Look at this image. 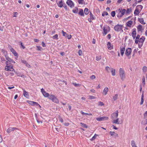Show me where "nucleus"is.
<instances>
[{"mask_svg":"<svg viewBox=\"0 0 147 147\" xmlns=\"http://www.w3.org/2000/svg\"><path fill=\"white\" fill-rule=\"evenodd\" d=\"M98 105L99 106H104V104L103 102L100 101L98 102Z\"/></svg>","mask_w":147,"mask_h":147,"instance_id":"nucleus-50","label":"nucleus"},{"mask_svg":"<svg viewBox=\"0 0 147 147\" xmlns=\"http://www.w3.org/2000/svg\"><path fill=\"white\" fill-rule=\"evenodd\" d=\"M65 9L66 10H68V8H67V6L65 4V3H64V5H63V6Z\"/></svg>","mask_w":147,"mask_h":147,"instance_id":"nucleus-53","label":"nucleus"},{"mask_svg":"<svg viewBox=\"0 0 147 147\" xmlns=\"http://www.w3.org/2000/svg\"><path fill=\"white\" fill-rule=\"evenodd\" d=\"M97 136H98L96 134H95L91 138V140H94L96 138V137Z\"/></svg>","mask_w":147,"mask_h":147,"instance_id":"nucleus-46","label":"nucleus"},{"mask_svg":"<svg viewBox=\"0 0 147 147\" xmlns=\"http://www.w3.org/2000/svg\"><path fill=\"white\" fill-rule=\"evenodd\" d=\"M110 27L108 26H103V34L105 35L110 31Z\"/></svg>","mask_w":147,"mask_h":147,"instance_id":"nucleus-4","label":"nucleus"},{"mask_svg":"<svg viewBox=\"0 0 147 147\" xmlns=\"http://www.w3.org/2000/svg\"><path fill=\"white\" fill-rule=\"evenodd\" d=\"M90 78L91 79H94L96 78V76L94 75H92L90 77Z\"/></svg>","mask_w":147,"mask_h":147,"instance_id":"nucleus-52","label":"nucleus"},{"mask_svg":"<svg viewBox=\"0 0 147 147\" xmlns=\"http://www.w3.org/2000/svg\"><path fill=\"white\" fill-rule=\"evenodd\" d=\"M5 70L6 71H14V69L10 63H9V65H6L5 66Z\"/></svg>","mask_w":147,"mask_h":147,"instance_id":"nucleus-6","label":"nucleus"},{"mask_svg":"<svg viewBox=\"0 0 147 147\" xmlns=\"http://www.w3.org/2000/svg\"><path fill=\"white\" fill-rule=\"evenodd\" d=\"M73 13H77L78 12V8L77 7H75L74 9H73Z\"/></svg>","mask_w":147,"mask_h":147,"instance_id":"nucleus-33","label":"nucleus"},{"mask_svg":"<svg viewBox=\"0 0 147 147\" xmlns=\"http://www.w3.org/2000/svg\"><path fill=\"white\" fill-rule=\"evenodd\" d=\"M118 94H115L113 97V101H115L118 98Z\"/></svg>","mask_w":147,"mask_h":147,"instance_id":"nucleus-32","label":"nucleus"},{"mask_svg":"<svg viewBox=\"0 0 147 147\" xmlns=\"http://www.w3.org/2000/svg\"><path fill=\"white\" fill-rule=\"evenodd\" d=\"M82 54V51L81 50H80L79 51L78 54L80 56H81Z\"/></svg>","mask_w":147,"mask_h":147,"instance_id":"nucleus-54","label":"nucleus"},{"mask_svg":"<svg viewBox=\"0 0 147 147\" xmlns=\"http://www.w3.org/2000/svg\"><path fill=\"white\" fill-rule=\"evenodd\" d=\"M25 64H26V66L27 67H31V66L30 65V64H29L28 63H27V62H26V63Z\"/></svg>","mask_w":147,"mask_h":147,"instance_id":"nucleus-59","label":"nucleus"},{"mask_svg":"<svg viewBox=\"0 0 147 147\" xmlns=\"http://www.w3.org/2000/svg\"><path fill=\"white\" fill-rule=\"evenodd\" d=\"M89 98L90 99H94L96 98L95 96H89Z\"/></svg>","mask_w":147,"mask_h":147,"instance_id":"nucleus-48","label":"nucleus"},{"mask_svg":"<svg viewBox=\"0 0 147 147\" xmlns=\"http://www.w3.org/2000/svg\"><path fill=\"white\" fill-rule=\"evenodd\" d=\"M56 3L58 6L60 7H62L64 3L62 1V0H57Z\"/></svg>","mask_w":147,"mask_h":147,"instance_id":"nucleus-8","label":"nucleus"},{"mask_svg":"<svg viewBox=\"0 0 147 147\" xmlns=\"http://www.w3.org/2000/svg\"><path fill=\"white\" fill-rule=\"evenodd\" d=\"M35 115L36 116V119L37 121V122L38 123H42V121L39 120L37 118V115H36V114H35Z\"/></svg>","mask_w":147,"mask_h":147,"instance_id":"nucleus-41","label":"nucleus"},{"mask_svg":"<svg viewBox=\"0 0 147 147\" xmlns=\"http://www.w3.org/2000/svg\"><path fill=\"white\" fill-rule=\"evenodd\" d=\"M15 129H18L17 128L15 127H10L7 129V131L8 133H9L11 131H14Z\"/></svg>","mask_w":147,"mask_h":147,"instance_id":"nucleus-13","label":"nucleus"},{"mask_svg":"<svg viewBox=\"0 0 147 147\" xmlns=\"http://www.w3.org/2000/svg\"><path fill=\"white\" fill-rule=\"evenodd\" d=\"M119 75L122 80L123 81L125 78V74L123 69L122 68L119 69Z\"/></svg>","mask_w":147,"mask_h":147,"instance_id":"nucleus-2","label":"nucleus"},{"mask_svg":"<svg viewBox=\"0 0 147 147\" xmlns=\"http://www.w3.org/2000/svg\"><path fill=\"white\" fill-rule=\"evenodd\" d=\"M41 91L44 97H47L49 96V98L52 100L53 102L56 103H59V101L58 99L54 95L51 94L49 95V94L48 93L46 92L43 88H42L41 89Z\"/></svg>","mask_w":147,"mask_h":147,"instance_id":"nucleus-1","label":"nucleus"},{"mask_svg":"<svg viewBox=\"0 0 147 147\" xmlns=\"http://www.w3.org/2000/svg\"><path fill=\"white\" fill-rule=\"evenodd\" d=\"M6 59L8 61L13 63H15V61L8 57L5 56Z\"/></svg>","mask_w":147,"mask_h":147,"instance_id":"nucleus-18","label":"nucleus"},{"mask_svg":"<svg viewBox=\"0 0 147 147\" xmlns=\"http://www.w3.org/2000/svg\"><path fill=\"white\" fill-rule=\"evenodd\" d=\"M147 115V111H146L144 115V119H146V117Z\"/></svg>","mask_w":147,"mask_h":147,"instance_id":"nucleus-61","label":"nucleus"},{"mask_svg":"<svg viewBox=\"0 0 147 147\" xmlns=\"http://www.w3.org/2000/svg\"><path fill=\"white\" fill-rule=\"evenodd\" d=\"M109 91V89L108 87L105 88L103 92V94H104L105 95H106L107 94L108 92Z\"/></svg>","mask_w":147,"mask_h":147,"instance_id":"nucleus-14","label":"nucleus"},{"mask_svg":"<svg viewBox=\"0 0 147 147\" xmlns=\"http://www.w3.org/2000/svg\"><path fill=\"white\" fill-rule=\"evenodd\" d=\"M30 104L32 105H34V104H36V105L39 106L40 107H41L39 105L37 102L32 101H30V102L29 103Z\"/></svg>","mask_w":147,"mask_h":147,"instance_id":"nucleus-28","label":"nucleus"},{"mask_svg":"<svg viewBox=\"0 0 147 147\" xmlns=\"http://www.w3.org/2000/svg\"><path fill=\"white\" fill-rule=\"evenodd\" d=\"M16 73L18 76H20L22 77H24V75L21 73H19V72H16Z\"/></svg>","mask_w":147,"mask_h":147,"instance_id":"nucleus-26","label":"nucleus"},{"mask_svg":"<svg viewBox=\"0 0 147 147\" xmlns=\"http://www.w3.org/2000/svg\"><path fill=\"white\" fill-rule=\"evenodd\" d=\"M11 51L13 53V54H14V53H15V52H16V51L13 48L11 49Z\"/></svg>","mask_w":147,"mask_h":147,"instance_id":"nucleus-60","label":"nucleus"},{"mask_svg":"<svg viewBox=\"0 0 147 147\" xmlns=\"http://www.w3.org/2000/svg\"><path fill=\"white\" fill-rule=\"evenodd\" d=\"M62 32L63 36L66 37L68 35V34L65 32L63 30H62Z\"/></svg>","mask_w":147,"mask_h":147,"instance_id":"nucleus-45","label":"nucleus"},{"mask_svg":"<svg viewBox=\"0 0 147 147\" xmlns=\"http://www.w3.org/2000/svg\"><path fill=\"white\" fill-rule=\"evenodd\" d=\"M132 50L131 49L129 48L127 49L125 52V54L127 56H128L131 54V52Z\"/></svg>","mask_w":147,"mask_h":147,"instance_id":"nucleus-11","label":"nucleus"},{"mask_svg":"<svg viewBox=\"0 0 147 147\" xmlns=\"http://www.w3.org/2000/svg\"><path fill=\"white\" fill-rule=\"evenodd\" d=\"M73 84L76 87H80L81 85L79 84H76V83H73Z\"/></svg>","mask_w":147,"mask_h":147,"instance_id":"nucleus-42","label":"nucleus"},{"mask_svg":"<svg viewBox=\"0 0 147 147\" xmlns=\"http://www.w3.org/2000/svg\"><path fill=\"white\" fill-rule=\"evenodd\" d=\"M110 133L111 135V136H113V135L114 136L115 132L114 131L112 132V131H111L110 132Z\"/></svg>","mask_w":147,"mask_h":147,"instance_id":"nucleus-57","label":"nucleus"},{"mask_svg":"<svg viewBox=\"0 0 147 147\" xmlns=\"http://www.w3.org/2000/svg\"><path fill=\"white\" fill-rule=\"evenodd\" d=\"M36 47L38 49L37 50L39 51H41V50L42 48L40 46H36Z\"/></svg>","mask_w":147,"mask_h":147,"instance_id":"nucleus-55","label":"nucleus"},{"mask_svg":"<svg viewBox=\"0 0 147 147\" xmlns=\"http://www.w3.org/2000/svg\"><path fill=\"white\" fill-rule=\"evenodd\" d=\"M119 118H117L116 119L113 120L112 121L113 123L119 124Z\"/></svg>","mask_w":147,"mask_h":147,"instance_id":"nucleus-27","label":"nucleus"},{"mask_svg":"<svg viewBox=\"0 0 147 147\" xmlns=\"http://www.w3.org/2000/svg\"><path fill=\"white\" fill-rule=\"evenodd\" d=\"M142 70L144 73L146 72L147 70V67L145 66H144L142 68Z\"/></svg>","mask_w":147,"mask_h":147,"instance_id":"nucleus-38","label":"nucleus"},{"mask_svg":"<svg viewBox=\"0 0 147 147\" xmlns=\"http://www.w3.org/2000/svg\"><path fill=\"white\" fill-rule=\"evenodd\" d=\"M145 39V38L144 36H142L139 39V43H138L139 47L140 48L143 44L144 42Z\"/></svg>","mask_w":147,"mask_h":147,"instance_id":"nucleus-7","label":"nucleus"},{"mask_svg":"<svg viewBox=\"0 0 147 147\" xmlns=\"http://www.w3.org/2000/svg\"><path fill=\"white\" fill-rule=\"evenodd\" d=\"M78 14L81 16H84V11L83 9H80Z\"/></svg>","mask_w":147,"mask_h":147,"instance_id":"nucleus-21","label":"nucleus"},{"mask_svg":"<svg viewBox=\"0 0 147 147\" xmlns=\"http://www.w3.org/2000/svg\"><path fill=\"white\" fill-rule=\"evenodd\" d=\"M108 15V13L107 12L104 11L102 14V16H104L105 15L107 16Z\"/></svg>","mask_w":147,"mask_h":147,"instance_id":"nucleus-49","label":"nucleus"},{"mask_svg":"<svg viewBox=\"0 0 147 147\" xmlns=\"http://www.w3.org/2000/svg\"><path fill=\"white\" fill-rule=\"evenodd\" d=\"M108 119V117H98L96 118L97 120L99 121H102Z\"/></svg>","mask_w":147,"mask_h":147,"instance_id":"nucleus-12","label":"nucleus"},{"mask_svg":"<svg viewBox=\"0 0 147 147\" xmlns=\"http://www.w3.org/2000/svg\"><path fill=\"white\" fill-rule=\"evenodd\" d=\"M111 15L113 17H114L115 16V12L114 11H113L111 12Z\"/></svg>","mask_w":147,"mask_h":147,"instance_id":"nucleus-44","label":"nucleus"},{"mask_svg":"<svg viewBox=\"0 0 147 147\" xmlns=\"http://www.w3.org/2000/svg\"><path fill=\"white\" fill-rule=\"evenodd\" d=\"M66 3L71 8H72L74 7V4L71 0H67Z\"/></svg>","mask_w":147,"mask_h":147,"instance_id":"nucleus-9","label":"nucleus"},{"mask_svg":"<svg viewBox=\"0 0 147 147\" xmlns=\"http://www.w3.org/2000/svg\"><path fill=\"white\" fill-rule=\"evenodd\" d=\"M133 24V21H129L127 23H126V25L129 27H131V25Z\"/></svg>","mask_w":147,"mask_h":147,"instance_id":"nucleus-16","label":"nucleus"},{"mask_svg":"<svg viewBox=\"0 0 147 147\" xmlns=\"http://www.w3.org/2000/svg\"><path fill=\"white\" fill-rule=\"evenodd\" d=\"M132 8H130L127 9V10L126 11V13H130L132 11Z\"/></svg>","mask_w":147,"mask_h":147,"instance_id":"nucleus-35","label":"nucleus"},{"mask_svg":"<svg viewBox=\"0 0 147 147\" xmlns=\"http://www.w3.org/2000/svg\"><path fill=\"white\" fill-rule=\"evenodd\" d=\"M18 14V13L17 12H14V13L13 16V17H17Z\"/></svg>","mask_w":147,"mask_h":147,"instance_id":"nucleus-58","label":"nucleus"},{"mask_svg":"<svg viewBox=\"0 0 147 147\" xmlns=\"http://www.w3.org/2000/svg\"><path fill=\"white\" fill-rule=\"evenodd\" d=\"M111 68H110L109 67L107 66L106 67L105 69L108 72H109Z\"/></svg>","mask_w":147,"mask_h":147,"instance_id":"nucleus-40","label":"nucleus"},{"mask_svg":"<svg viewBox=\"0 0 147 147\" xmlns=\"http://www.w3.org/2000/svg\"><path fill=\"white\" fill-rule=\"evenodd\" d=\"M131 145L132 147H136V146L135 142L134 140H132L131 141Z\"/></svg>","mask_w":147,"mask_h":147,"instance_id":"nucleus-30","label":"nucleus"},{"mask_svg":"<svg viewBox=\"0 0 147 147\" xmlns=\"http://www.w3.org/2000/svg\"><path fill=\"white\" fill-rule=\"evenodd\" d=\"M140 11L139 10H138L136 8L135 9L134 11V13L135 16H136L137 15H138L139 13H140Z\"/></svg>","mask_w":147,"mask_h":147,"instance_id":"nucleus-19","label":"nucleus"},{"mask_svg":"<svg viewBox=\"0 0 147 147\" xmlns=\"http://www.w3.org/2000/svg\"><path fill=\"white\" fill-rule=\"evenodd\" d=\"M80 124H81V125L82 127H85L86 128H87L88 127H87V125H86V124H85L83 123H80Z\"/></svg>","mask_w":147,"mask_h":147,"instance_id":"nucleus-43","label":"nucleus"},{"mask_svg":"<svg viewBox=\"0 0 147 147\" xmlns=\"http://www.w3.org/2000/svg\"><path fill=\"white\" fill-rule=\"evenodd\" d=\"M118 11L119 13L117 15V17L118 18H121L125 13L126 10L125 9H121L119 8V9Z\"/></svg>","mask_w":147,"mask_h":147,"instance_id":"nucleus-3","label":"nucleus"},{"mask_svg":"<svg viewBox=\"0 0 147 147\" xmlns=\"http://www.w3.org/2000/svg\"><path fill=\"white\" fill-rule=\"evenodd\" d=\"M20 44L21 45L20 47L22 48L23 49H24L25 47H24V46L23 45L22 43L21 42H20Z\"/></svg>","mask_w":147,"mask_h":147,"instance_id":"nucleus-51","label":"nucleus"},{"mask_svg":"<svg viewBox=\"0 0 147 147\" xmlns=\"http://www.w3.org/2000/svg\"><path fill=\"white\" fill-rule=\"evenodd\" d=\"M111 72L112 73V74L113 76H115V70L114 69L112 68L111 69Z\"/></svg>","mask_w":147,"mask_h":147,"instance_id":"nucleus-23","label":"nucleus"},{"mask_svg":"<svg viewBox=\"0 0 147 147\" xmlns=\"http://www.w3.org/2000/svg\"><path fill=\"white\" fill-rule=\"evenodd\" d=\"M138 20L139 22L142 24H145L146 23L144 22V20L143 18H138Z\"/></svg>","mask_w":147,"mask_h":147,"instance_id":"nucleus-25","label":"nucleus"},{"mask_svg":"<svg viewBox=\"0 0 147 147\" xmlns=\"http://www.w3.org/2000/svg\"><path fill=\"white\" fill-rule=\"evenodd\" d=\"M125 51V48L124 47L120 48V51L121 55L122 56H123L124 54V52Z\"/></svg>","mask_w":147,"mask_h":147,"instance_id":"nucleus-20","label":"nucleus"},{"mask_svg":"<svg viewBox=\"0 0 147 147\" xmlns=\"http://www.w3.org/2000/svg\"><path fill=\"white\" fill-rule=\"evenodd\" d=\"M111 127H112L113 129H115L116 130H117L118 129V128L116 127L115 126L113 125H112Z\"/></svg>","mask_w":147,"mask_h":147,"instance_id":"nucleus-62","label":"nucleus"},{"mask_svg":"<svg viewBox=\"0 0 147 147\" xmlns=\"http://www.w3.org/2000/svg\"><path fill=\"white\" fill-rule=\"evenodd\" d=\"M90 18H91V19L92 20H94V19H95V18H94L93 14L91 12L90 13Z\"/></svg>","mask_w":147,"mask_h":147,"instance_id":"nucleus-39","label":"nucleus"},{"mask_svg":"<svg viewBox=\"0 0 147 147\" xmlns=\"http://www.w3.org/2000/svg\"><path fill=\"white\" fill-rule=\"evenodd\" d=\"M21 62L22 63L25 64L26 62V61L22 59L21 60Z\"/></svg>","mask_w":147,"mask_h":147,"instance_id":"nucleus-63","label":"nucleus"},{"mask_svg":"<svg viewBox=\"0 0 147 147\" xmlns=\"http://www.w3.org/2000/svg\"><path fill=\"white\" fill-rule=\"evenodd\" d=\"M142 80V84L143 86H144L145 84V78L144 76L143 77Z\"/></svg>","mask_w":147,"mask_h":147,"instance_id":"nucleus-37","label":"nucleus"},{"mask_svg":"<svg viewBox=\"0 0 147 147\" xmlns=\"http://www.w3.org/2000/svg\"><path fill=\"white\" fill-rule=\"evenodd\" d=\"M84 12L86 15H88L89 12V11L87 8H85L84 10Z\"/></svg>","mask_w":147,"mask_h":147,"instance_id":"nucleus-31","label":"nucleus"},{"mask_svg":"<svg viewBox=\"0 0 147 147\" xmlns=\"http://www.w3.org/2000/svg\"><path fill=\"white\" fill-rule=\"evenodd\" d=\"M143 102H144V95H143V94L142 93V96H141V102L140 103V105H142L143 103Z\"/></svg>","mask_w":147,"mask_h":147,"instance_id":"nucleus-36","label":"nucleus"},{"mask_svg":"<svg viewBox=\"0 0 147 147\" xmlns=\"http://www.w3.org/2000/svg\"><path fill=\"white\" fill-rule=\"evenodd\" d=\"M78 2L79 4H83V2H84L83 0H78Z\"/></svg>","mask_w":147,"mask_h":147,"instance_id":"nucleus-47","label":"nucleus"},{"mask_svg":"<svg viewBox=\"0 0 147 147\" xmlns=\"http://www.w3.org/2000/svg\"><path fill=\"white\" fill-rule=\"evenodd\" d=\"M101 59V57H96V60L97 61H99Z\"/></svg>","mask_w":147,"mask_h":147,"instance_id":"nucleus-64","label":"nucleus"},{"mask_svg":"<svg viewBox=\"0 0 147 147\" xmlns=\"http://www.w3.org/2000/svg\"><path fill=\"white\" fill-rule=\"evenodd\" d=\"M143 6L141 5H139L137 6L136 8L138 10H139L140 11H141V10L143 8Z\"/></svg>","mask_w":147,"mask_h":147,"instance_id":"nucleus-22","label":"nucleus"},{"mask_svg":"<svg viewBox=\"0 0 147 147\" xmlns=\"http://www.w3.org/2000/svg\"><path fill=\"white\" fill-rule=\"evenodd\" d=\"M136 32L135 30H134L132 32V37L134 39L136 37Z\"/></svg>","mask_w":147,"mask_h":147,"instance_id":"nucleus-29","label":"nucleus"},{"mask_svg":"<svg viewBox=\"0 0 147 147\" xmlns=\"http://www.w3.org/2000/svg\"><path fill=\"white\" fill-rule=\"evenodd\" d=\"M107 47L109 49L111 50L113 49V47L111 46V43L110 42H108L107 44Z\"/></svg>","mask_w":147,"mask_h":147,"instance_id":"nucleus-24","label":"nucleus"},{"mask_svg":"<svg viewBox=\"0 0 147 147\" xmlns=\"http://www.w3.org/2000/svg\"><path fill=\"white\" fill-rule=\"evenodd\" d=\"M23 95L25 97L27 98H28L29 97V96L28 93L26 92L25 90H23Z\"/></svg>","mask_w":147,"mask_h":147,"instance_id":"nucleus-15","label":"nucleus"},{"mask_svg":"<svg viewBox=\"0 0 147 147\" xmlns=\"http://www.w3.org/2000/svg\"><path fill=\"white\" fill-rule=\"evenodd\" d=\"M139 39L138 38L137 39V38H136L135 41V43L136 44H138V42H139Z\"/></svg>","mask_w":147,"mask_h":147,"instance_id":"nucleus-56","label":"nucleus"},{"mask_svg":"<svg viewBox=\"0 0 147 147\" xmlns=\"http://www.w3.org/2000/svg\"><path fill=\"white\" fill-rule=\"evenodd\" d=\"M123 26L121 25L117 24L114 27L115 30L117 32L120 31L122 30H122Z\"/></svg>","mask_w":147,"mask_h":147,"instance_id":"nucleus-5","label":"nucleus"},{"mask_svg":"<svg viewBox=\"0 0 147 147\" xmlns=\"http://www.w3.org/2000/svg\"><path fill=\"white\" fill-rule=\"evenodd\" d=\"M118 111L117 110L115 112L113 113L111 115V118L112 119H115L117 118L118 115Z\"/></svg>","mask_w":147,"mask_h":147,"instance_id":"nucleus-10","label":"nucleus"},{"mask_svg":"<svg viewBox=\"0 0 147 147\" xmlns=\"http://www.w3.org/2000/svg\"><path fill=\"white\" fill-rule=\"evenodd\" d=\"M143 26L141 25H138L137 27V30L138 31H142V30H144L143 29H142Z\"/></svg>","mask_w":147,"mask_h":147,"instance_id":"nucleus-17","label":"nucleus"},{"mask_svg":"<svg viewBox=\"0 0 147 147\" xmlns=\"http://www.w3.org/2000/svg\"><path fill=\"white\" fill-rule=\"evenodd\" d=\"M58 35L57 34H56L52 37L53 39L57 40L58 39Z\"/></svg>","mask_w":147,"mask_h":147,"instance_id":"nucleus-34","label":"nucleus"}]
</instances>
